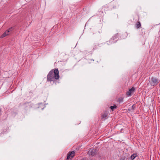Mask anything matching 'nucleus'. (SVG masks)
Listing matches in <instances>:
<instances>
[{"label":"nucleus","mask_w":160,"mask_h":160,"mask_svg":"<svg viewBox=\"0 0 160 160\" xmlns=\"http://www.w3.org/2000/svg\"><path fill=\"white\" fill-rule=\"evenodd\" d=\"M59 71L58 69L55 68L51 70L47 76V81L48 82H54L55 80L59 79Z\"/></svg>","instance_id":"f257e3e1"},{"label":"nucleus","mask_w":160,"mask_h":160,"mask_svg":"<svg viewBox=\"0 0 160 160\" xmlns=\"http://www.w3.org/2000/svg\"><path fill=\"white\" fill-rule=\"evenodd\" d=\"M159 83L158 79L154 77H151L149 81L148 84L153 87H155Z\"/></svg>","instance_id":"f03ea898"},{"label":"nucleus","mask_w":160,"mask_h":160,"mask_svg":"<svg viewBox=\"0 0 160 160\" xmlns=\"http://www.w3.org/2000/svg\"><path fill=\"white\" fill-rule=\"evenodd\" d=\"M75 152L74 151L69 152L67 155V160H71V159L74 156Z\"/></svg>","instance_id":"7ed1b4c3"},{"label":"nucleus","mask_w":160,"mask_h":160,"mask_svg":"<svg viewBox=\"0 0 160 160\" xmlns=\"http://www.w3.org/2000/svg\"><path fill=\"white\" fill-rule=\"evenodd\" d=\"M97 153V150L96 149H90L89 150L88 154L90 156H93Z\"/></svg>","instance_id":"20e7f679"},{"label":"nucleus","mask_w":160,"mask_h":160,"mask_svg":"<svg viewBox=\"0 0 160 160\" xmlns=\"http://www.w3.org/2000/svg\"><path fill=\"white\" fill-rule=\"evenodd\" d=\"M134 91V87H132L131 88L129 89L128 91L126 92V95L127 96H131L132 94L133 93Z\"/></svg>","instance_id":"39448f33"},{"label":"nucleus","mask_w":160,"mask_h":160,"mask_svg":"<svg viewBox=\"0 0 160 160\" xmlns=\"http://www.w3.org/2000/svg\"><path fill=\"white\" fill-rule=\"evenodd\" d=\"M117 40H114L112 38L110 39L109 41L107 42V44L108 45H110V44L114 43L117 42Z\"/></svg>","instance_id":"423d86ee"},{"label":"nucleus","mask_w":160,"mask_h":160,"mask_svg":"<svg viewBox=\"0 0 160 160\" xmlns=\"http://www.w3.org/2000/svg\"><path fill=\"white\" fill-rule=\"evenodd\" d=\"M10 32L9 30H7L6 31L2 34V35L0 37L1 38H3L6 37L9 34V32Z\"/></svg>","instance_id":"0eeeda50"},{"label":"nucleus","mask_w":160,"mask_h":160,"mask_svg":"<svg viewBox=\"0 0 160 160\" xmlns=\"http://www.w3.org/2000/svg\"><path fill=\"white\" fill-rule=\"evenodd\" d=\"M135 25L137 28H138L141 27V23L139 20L137 21V22L136 23Z\"/></svg>","instance_id":"6e6552de"},{"label":"nucleus","mask_w":160,"mask_h":160,"mask_svg":"<svg viewBox=\"0 0 160 160\" xmlns=\"http://www.w3.org/2000/svg\"><path fill=\"white\" fill-rule=\"evenodd\" d=\"M119 35L118 34H116L114 35L112 38V39H113L114 40H116V39L118 38Z\"/></svg>","instance_id":"1a4fd4ad"},{"label":"nucleus","mask_w":160,"mask_h":160,"mask_svg":"<svg viewBox=\"0 0 160 160\" xmlns=\"http://www.w3.org/2000/svg\"><path fill=\"white\" fill-rule=\"evenodd\" d=\"M137 156V154L136 153H134L131 156V159L133 160Z\"/></svg>","instance_id":"9d476101"},{"label":"nucleus","mask_w":160,"mask_h":160,"mask_svg":"<svg viewBox=\"0 0 160 160\" xmlns=\"http://www.w3.org/2000/svg\"><path fill=\"white\" fill-rule=\"evenodd\" d=\"M141 33L142 35L143 36L145 34V30L144 28H142L141 30Z\"/></svg>","instance_id":"9b49d317"},{"label":"nucleus","mask_w":160,"mask_h":160,"mask_svg":"<svg viewBox=\"0 0 160 160\" xmlns=\"http://www.w3.org/2000/svg\"><path fill=\"white\" fill-rule=\"evenodd\" d=\"M117 108V106L116 105H114L113 106H111L110 107V108L113 111L114 109L116 108Z\"/></svg>","instance_id":"f8f14e48"},{"label":"nucleus","mask_w":160,"mask_h":160,"mask_svg":"<svg viewBox=\"0 0 160 160\" xmlns=\"http://www.w3.org/2000/svg\"><path fill=\"white\" fill-rule=\"evenodd\" d=\"M107 113H104L102 115V118H105L107 117Z\"/></svg>","instance_id":"ddd939ff"},{"label":"nucleus","mask_w":160,"mask_h":160,"mask_svg":"<svg viewBox=\"0 0 160 160\" xmlns=\"http://www.w3.org/2000/svg\"><path fill=\"white\" fill-rule=\"evenodd\" d=\"M123 101V98H119L118 99V101L119 103H120L122 102Z\"/></svg>","instance_id":"4468645a"},{"label":"nucleus","mask_w":160,"mask_h":160,"mask_svg":"<svg viewBox=\"0 0 160 160\" xmlns=\"http://www.w3.org/2000/svg\"><path fill=\"white\" fill-rule=\"evenodd\" d=\"M135 106L134 104H133L132 105V108H131V110L132 111H133L135 109Z\"/></svg>","instance_id":"2eb2a0df"},{"label":"nucleus","mask_w":160,"mask_h":160,"mask_svg":"<svg viewBox=\"0 0 160 160\" xmlns=\"http://www.w3.org/2000/svg\"><path fill=\"white\" fill-rule=\"evenodd\" d=\"M100 45V44H98V45H95L94 47V48L93 49H97L98 47H100V46H99V45Z\"/></svg>","instance_id":"dca6fc26"},{"label":"nucleus","mask_w":160,"mask_h":160,"mask_svg":"<svg viewBox=\"0 0 160 160\" xmlns=\"http://www.w3.org/2000/svg\"><path fill=\"white\" fill-rule=\"evenodd\" d=\"M13 30L12 28L11 27L9 28L8 30H9L10 32L12 31Z\"/></svg>","instance_id":"f3484780"},{"label":"nucleus","mask_w":160,"mask_h":160,"mask_svg":"<svg viewBox=\"0 0 160 160\" xmlns=\"http://www.w3.org/2000/svg\"><path fill=\"white\" fill-rule=\"evenodd\" d=\"M131 109H128V112H130L131 111Z\"/></svg>","instance_id":"a211bd4d"},{"label":"nucleus","mask_w":160,"mask_h":160,"mask_svg":"<svg viewBox=\"0 0 160 160\" xmlns=\"http://www.w3.org/2000/svg\"><path fill=\"white\" fill-rule=\"evenodd\" d=\"M1 114V109H0V115Z\"/></svg>","instance_id":"6ab92c4d"},{"label":"nucleus","mask_w":160,"mask_h":160,"mask_svg":"<svg viewBox=\"0 0 160 160\" xmlns=\"http://www.w3.org/2000/svg\"><path fill=\"white\" fill-rule=\"evenodd\" d=\"M120 160H124L123 159V158H121Z\"/></svg>","instance_id":"aec40b11"},{"label":"nucleus","mask_w":160,"mask_h":160,"mask_svg":"<svg viewBox=\"0 0 160 160\" xmlns=\"http://www.w3.org/2000/svg\"><path fill=\"white\" fill-rule=\"evenodd\" d=\"M105 6H103V7H102V9H103V8H105Z\"/></svg>","instance_id":"412c9836"}]
</instances>
